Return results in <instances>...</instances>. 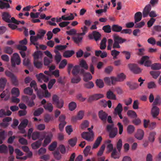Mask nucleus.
Listing matches in <instances>:
<instances>
[{"label": "nucleus", "mask_w": 161, "mask_h": 161, "mask_svg": "<svg viewBox=\"0 0 161 161\" xmlns=\"http://www.w3.org/2000/svg\"><path fill=\"white\" fill-rule=\"evenodd\" d=\"M113 38L114 41L113 43V40L111 39L108 40V45L112 46L114 48H119L120 47L119 44H121L126 41V40L123 38L119 36L117 34H114L113 35Z\"/></svg>", "instance_id": "obj_1"}, {"label": "nucleus", "mask_w": 161, "mask_h": 161, "mask_svg": "<svg viewBox=\"0 0 161 161\" xmlns=\"http://www.w3.org/2000/svg\"><path fill=\"white\" fill-rule=\"evenodd\" d=\"M151 9V6L149 4L147 5L145 7L142 12L143 16L144 18L147 17L148 14L149 16L152 18L157 16V15L155 11H152L150 12Z\"/></svg>", "instance_id": "obj_2"}, {"label": "nucleus", "mask_w": 161, "mask_h": 161, "mask_svg": "<svg viewBox=\"0 0 161 161\" xmlns=\"http://www.w3.org/2000/svg\"><path fill=\"white\" fill-rule=\"evenodd\" d=\"M106 130L109 133L110 138H114L117 134L118 129L117 128L114 127L113 124L108 125L106 127Z\"/></svg>", "instance_id": "obj_3"}, {"label": "nucleus", "mask_w": 161, "mask_h": 161, "mask_svg": "<svg viewBox=\"0 0 161 161\" xmlns=\"http://www.w3.org/2000/svg\"><path fill=\"white\" fill-rule=\"evenodd\" d=\"M11 62L12 67H15L16 64L17 65L20 64L21 60L20 57L17 53H15L13 54L11 58Z\"/></svg>", "instance_id": "obj_4"}, {"label": "nucleus", "mask_w": 161, "mask_h": 161, "mask_svg": "<svg viewBox=\"0 0 161 161\" xmlns=\"http://www.w3.org/2000/svg\"><path fill=\"white\" fill-rule=\"evenodd\" d=\"M53 103L58 108H61L63 106L64 102L62 100H59L58 97L56 95H54L52 97Z\"/></svg>", "instance_id": "obj_5"}, {"label": "nucleus", "mask_w": 161, "mask_h": 161, "mask_svg": "<svg viewBox=\"0 0 161 161\" xmlns=\"http://www.w3.org/2000/svg\"><path fill=\"white\" fill-rule=\"evenodd\" d=\"M128 67L131 71L134 74H138L141 72L142 70L139 67L137 64H129Z\"/></svg>", "instance_id": "obj_6"}, {"label": "nucleus", "mask_w": 161, "mask_h": 161, "mask_svg": "<svg viewBox=\"0 0 161 161\" xmlns=\"http://www.w3.org/2000/svg\"><path fill=\"white\" fill-rule=\"evenodd\" d=\"M128 67L131 71L134 74H138L141 72L142 70L139 67L137 64H129Z\"/></svg>", "instance_id": "obj_7"}, {"label": "nucleus", "mask_w": 161, "mask_h": 161, "mask_svg": "<svg viewBox=\"0 0 161 161\" xmlns=\"http://www.w3.org/2000/svg\"><path fill=\"white\" fill-rule=\"evenodd\" d=\"M149 58V57L147 56L142 57L141 59L140 64L141 65L144 64L145 66L147 67L150 66L152 63Z\"/></svg>", "instance_id": "obj_8"}, {"label": "nucleus", "mask_w": 161, "mask_h": 161, "mask_svg": "<svg viewBox=\"0 0 161 161\" xmlns=\"http://www.w3.org/2000/svg\"><path fill=\"white\" fill-rule=\"evenodd\" d=\"M81 137L83 139L88 141H92L93 137L94 134L93 131L91 132H83L81 135Z\"/></svg>", "instance_id": "obj_9"}, {"label": "nucleus", "mask_w": 161, "mask_h": 161, "mask_svg": "<svg viewBox=\"0 0 161 161\" xmlns=\"http://www.w3.org/2000/svg\"><path fill=\"white\" fill-rule=\"evenodd\" d=\"M6 75L8 77L11 79V80L15 86L18 85V81L16 79V78L14 74L10 72L9 71H6L5 72Z\"/></svg>", "instance_id": "obj_10"}, {"label": "nucleus", "mask_w": 161, "mask_h": 161, "mask_svg": "<svg viewBox=\"0 0 161 161\" xmlns=\"http://www.w3.org/2000/svg\"><path fill=\"white\" fill-rule=\"evenodd\" d=\"M101 36V35L98 32L95 31L89 35L88 37L90 39H94L96 41L99 40Z\"/></svg>", "instance_id": "obj_11"}, {"label": "nucleus", "mask_w": 161, "mask_h": 161, "mask_svg": "<svg viewBox=\"0 0 161 161\" xmlns=\"http://www.w3.org/2000/svg\"><path fill=\"white\" fill-rule=\"evenodd\" d=\"M103 97L104 95L102 94H95L90 97L88 100V101L89 102H91L93 101L98 100Z\"/></svg>", "instance_id": "obj_12"}, {"label": "nucleus", "mask_w": 161, "mask_h": 161, "mask_svg": "<svg viewBox=\"0 0 161 161\" xmlns=\"http://www.w3.org/2000/svg\"><path fill=\"white\" fill-rule=\"evenodd\" d=\"M2 19L5 22L8 23H12V18L11 19H10L11 16L7 12H3L2 14Z\"/></svg>", "instance_id": "obj_13"}, {"label": "nucleus", "mask_w": 161, "mask_h": 161, "mask_svg": "<svg viewBox=\"0 0 161 161\" xmlns=\"http://www.w3.org/2000/svg\"><path fill=\"white\" fill-rule=\"evenodd\" d=\"M99 118L104 122H106L108 116V114L103 110H101L98 112Z\"/></svg>", "instance_id": "obj_14"}, {"label": "nucleus", "mask_w": 161, "mask_h": 161, "mask_svg": "<svg viewBox=\"0 0 161 161\" xmlns=\"http://www.w3.org/2000/svg\"><path fill=\"white\" fill-rule=\"evenodd\" d=\"M160 112V110L159 108L155 106H153L151 110V114L154 118H156L159 114Z\"/></svg>", "instance_id": "obj_15"}, {"label": "nucleus", "mask_w": 161, "mask_h": 161, "mask_svg": "<svg viewBox=\"0 0 161 161\" xmlns=\"http://www.w3.org/2000/svg\"><path fill=\"white\" fill-rule=\"evenodd\" d=\"M126 84L131 90L136 89L139 86L137 83L133 81H127L126 82Z\"/></svg>", "instance_id": "obj_16"}, {"label": "nucleus", "mask_w": 161, "mask_h": 161, "mask_svg": "<svg viewBox=\"0 0 161 161\" xmlns=\"http://www.w3.org/2000/svg\"><path fill=\"white\" fill-rule=\"evenodd\" d=\"M53 137V134L52 133H49L45 137L43 145V147L46 146L51 141L52 138Z\"/></svg>", "instance_id": "obj_17"}, {"label": "nucleus", "mask_w": 161, "mask_h": 161, "mask_svg": "<svg viewBox=\"0 0 161 161\" xmlns=\"http://www.w3.org/2000/svg\"><path fill=\"white\" fill-rule=\"evenodd\" d=\"M37 78L39 81H41L43 80L45 82H47L49 80L48 77L42 73H40L36 75Z\"/></svg>", "instance_id": "obj_18"}, {"label": "nucleus", "mask_w": 161, "mask_h": 161, "mask_svg": "<svg viewBox=\"0 0 161 161\" xmlns=\"http://www.w3.org/2000/svg\"><path fill=\"white\" fill-rule=\"evenodd\" d=\"M84 112L82 110L79 112L77 116H73L72 117V119L73 121H76L78 120H80L82 119L84 116Z\"/></svg>", "instance_id": "obj_19"}, {"label": "nucleus", "mask_w": 161, "mask_h": 161, "mask_svg": "<svg viewBox=\"0 0 161 161\" xmlns=\"http://www.w3.org/2000/svg\"><path fill=\"white\" fill-rule=\"evenodd\" d=\"M144 132L143 131L140 129L137 130V133L135 135V137L139 140H141L143 137Z\"/></svg>", "instance_id": "obj_20"}, {"label": "nucleus", "mask_w": 161, "mask_h": 161, "mask_svg": "<svg viewBox=\"0 0 161 161\" xmlns=\"http://www.w3.org/2000/svg\"><path fill=\"white\" fill-rule=\"evenodd\" d=\"M34 61L39 60L41 59L42 57V54L40 51L35 52L33 55Z\"/></svg>", "instance_id": "obj_21"}, {"label": "nucleus", "mask_w": 161, "mask_h": 161, "mask_svg": "<svg viewBox=\"0 0 161 161\" xmlns=\"http://www.w3.org/2000/svg\"><path fill=\"white\" fill-rule=\"evenodd\" d=\"M142 14L141 12H138L136 13L134 15L135 23L139 22L142 19Z\"/></svg>", "instance_id": "obj_22"}, {"label": "nucleus", "mask_w": 161, "mask_h": 161, "mask_svg": "<svg viewBox=\"0 0 161 161\" xmlns=\"http://www.w3.org/2000/svg\"><path fill=\"white\" fill-rule=\"evenodd\" d=\"M72 38L75 43L79 45L82 42L83 37L82 36L77 35L76 36L73 37Z\"/></svg>", "instance_id": "obj_23"}, {"label": "nucleus", "mask_w": 161, "mask_h": 161, "mask_svg": "<svg viewBox=\"0 0 161 161\" xmlns=\"http://www.w3.org/2000/svg\"><path fill=\"white\" fill-rule=\"evenodd\" d=\"M111 29L112 31L115 32H121L122 27L118 25H113L111 27Z\"/></svg>", "instance_id": "obj_24"}, {"label": "nucleus", "mask_w": 161, "mask_h": 161, "mask_svg": "<svg viewBox=\"0 0 161 161\" xmlns=\"http://www.w3.org/2000/svg\"><path fill=\"white\" fill-rule=\"evenodd\" d=\"M83 86L86 88L90 89L94 87V85L92 81H89L84 83Z\"/></svg>", "instance_id": "obj_25"}, {"label": "nucleus", "mask_w": 161, "mask_h": 161, "mask_svg": "<svg viewBox=\"0 0 161 161\" xmlns=\"http://www.w3.org/2000/svg\"><path fill=\"white\" fill-rule=\"evenodd\" d=\"M120 156V154L118 153L115 148L114 149L111 153V157L114 159H119Z\"/></svg>", "instance_id": "obj_26"}, {"label": "nucleus", "mask_w": 161, "mask_h": 161, "mask_svg": "<svg viewBox=\"0 0 161 161\" xmlns=\"http://www.w3.org/2000/svg\"><path fill=\"white\" fill-rule=\"evenodd\" d=\"M74 53L75 52L73 50H67L64 53L63 56L66 58H69L72 56Z\"/></svg>", "instance_id": "obj_27"}, {"label": "nucleus", "mask_w": 161, "mask_h": 161, "mask_svg": "<svg viewBox=\"0 0 161 161\" xmlns=\"http://www.w3.org/2000/svg\"><path fill=\"white\" fill-rule=\"evenodd\" d=\"M80 66L78 65H75L73 67L72 73L74 76L77 75L80 72Z\"/></svg>", "instance_id": "obj_28"}, {"label": "nucleus", "mask_w": 161, "mask_h": 161, "mask_svg": "<svg viewBox=\"0 0 161 161\" xmlns=\"http://www.w3.org/2000/svg\"><path fill=\"white\" fill-rule=\"evenodd\" d=\"M55 52L56 54L55 57V59L56 64H58L61 60L62 56L60 53L57 50H55Z\"/></svg>", "instance_id": "obj_29"}, {"label": "nucleus", "mask_w": 161, "mask_h": 161, "mask_svg": "<svg viewBox=\"0 0 161 161\" xmlns=\"http://www.w3.org/2000/svg\"><path fill=\"white\" fill-rule=\"evenodd\" d=\"M106 96L107 98L109 99L113 100H115L116 99L115 95L110 90H109L107 92Z\"/></svg>", "instance_id": "obj_30"}, {"label": "nucleus", "mask_w": 161, "mask_h": 161, "mask_svg": "<svg viewBox=\"0 0 161 161\" xmlns=\"http://www.w3.org/2000/svg\"><path fill=\"white\" fill-rule=\"evenodd\" d=\"M43 107L45 109L51 112H52L53 110V107L51 103H47L43 105Z\"/></svg>", "instance_id": "obj_31"}, {"label": "nucleus", "mask_w": 161, "mask_h": 161, "mask_svg": "<svg viewBox=\"0 0 161 161\" xmlns=\"http://www.w3.org/2000/svg\"><path fill=\"white\" fill-rule=\"evenodd\" d=\"M42 143V141L41 140H39L32 143L31 146L33 149H36L40 147Z\"/></svg>", "instance_id": "obj_32"}, {"label": "nucleus", "mask_w": 161, "mask_h": 161, "mask_svg": "<svg viewBox=\"0 0 161 161\" xmlns=\"http://www.w3.org/2000/svg\"><path fill=\"white\" fill-rule=\"evenodd\" d=\"M10 8V6L8 3L4 2L2 0H0V8L3 9L4 8L8 9Z\"/></svg>", "instance_id": "obj_33"}, {"label": "nucleus", "mask_w": 161, "mask_h": 161, "mask_svg": "<svg viewBox=\"0 0 161 161\" xmlns=\"http://www.w3.org/2000/svg\"><path fill=\"white\" fill-rule=\"evenodd\" d=\"M123 111V108L122 104L119 103L116 107L114 109V114H116L119 113H121Z\"/></svg>", "instance_id": "obj_34"}, {"label": "nucleus", "mask_w": 161, "mask_h": 161, "mask_svg": "<svg viewBox=\"0 0 161 161\" xmlns=\"http://www.w3.org/2000/svg\"><path fill=\"white\" fill-rule=\"evenodd\" d=\"M127 114L128 116L132 119L136 118L137 117L136 113L133 110H128L127 112Z\"/></svg>", "instance_id": "obj_35"}, {"label": "nucleus", "mask_w": 161, "mask_h": 161, "mask_svg": "<svg viewBox=\"0 0 161 161\" xmlns=\"http://www.w3.org/2000/svg\"><path fill=\"white\" fill-rule=\"evenodd\" d=\"M135 130V127L132 125H129L127 128V131L129 134H131L134 133Z\"/></svg>", "instance_id": "obj_36"}, {"label": "nucleus", "mask_w": 161, "mask_h": 161, "mask_svg": "<svg viewBox=\"0 0 161 161\" xmlns=\"http://www.w3.org/2000/svg\"><path fill=\"white\" fill-rule=\"evenodd\" d=\"M96 86L100 88H103L104 86L103 81L100 79H97L95 82Z\"/></svg>", "instance_id": "obj_37"}, {"label": "nucleus", "mask_w": 161, "mask_h": 161, "mask_svg": "<svg viewBox=\"0 0 161 161\" xmlns=\"http://www.w3.org/2000/svg\"><path fill=\"white\" fill-rule=\"evenodd\" d=\"M8 152V148L6 145L2 144L0 145V153H7Z\"/></svg>", "instance_id": "obj_38"}, {"label": "nucleus", "mask_w": 161, "mask_h": 161, "mask_svg": "<svg viewBox=\"0 0 161 161\" xmlns=\"http://www.w3.org/2000/svg\"><path fill=\"white\" fill-rule=\"evenodd\" d=\"M92 78V76L90 73H86L84 75L83 80L85 82H87L91 80Z\"/></svg>", "instance_id": "obj_39"}, {"label": "nucleus", "mask_w": 161, "mask_h": 161, "mask_svg": "<svg viewBox=\"0 0 161 161\" xmlns=\"http://www.w3.org/2000/svg\"><path fill=\"white\" fill-rule=\"evenodd\" d=\"M4 52L9 54H11L13 52V49L10 47L6 46L4 49Z\"/></svg>", "instance_id": "obj_40"}, {"label": "nucleus", "mask_w": 161, "mask_h": 161, "mask_svg": "<svg viewBox=\"0 0 161 161\" xmlns=\"http://www.w3.org/2000/svg\"><path fill=\"white\" fill-rule=\"evenodd\" d=\"M79 66H80V67L86 69H88V65L86 61L82 59L80 61Z\"/></svg>", "instance_id": "obj_41"}, {"label": "nucleus", "mask_w": 161, "mask_h": 161, "mask_svg": "<svg viewBox=\"0 0 161 161\" xmlns=\"http://www.w3.org/2000/svg\"><path fill=\"white\" fill-rule=\"evenodd\" d=\"M150 74L153 78L156 79L160 75V72L159 71H151Z\"/></svg>", "instance_id": "obj_42"}, {"label": "nucleus", "mask_w": 161, "mask_h": 161, "mask_svg": "<svg viewBox=\"0 0 161 161\" xmlns=\"http://www.w3.org/2000/svg\"><path fill=\"white\" fill-rule=\"evenodd\" d=\"M28 121L27 119L23 120L18 126V129H21V127L25 128L27 125Z\"/></svg>", "instance_id": "obj_43"}, {"label": "nucleus", "mask_w": 161, "mask_h": 161, "mask_svg": "<svg viewBox=\"0 0 161 161\" xmlns=\"http://www.w3.org/2000/svg\"><path fill=\"white\" fill-rule=\"evenodd\" d=\"M34 64L35 66L37 69L42 68L43 65L42 62L39 60L34 61Z\"/></svg>", "instance_id": "obj_44"}, {"label": "nucleus", "mask_w": 161, "mask_h": 161, "mask_svg": "<svg viewBox=\"0 0 161 161\" xmlns=\"http://www.w3.org/2000/svg\"><path fill=\"white\" fill-rule=\"evenodd\" d=\"M54 158L57 160H59L61 159V155L58 151H55L53 153Z\"/></svg>", "instance_id": "obj_45"}, {"label": "nucleus", "mask_w": 161, "mask_h": 161, "mask_svg": "<svg viewBox=\"0 0 161 161\" xmlns=\"http://www.w3.org/2000/svg\"><path fill=\"white\" fill-rule=\"evenodd\" d=\"M43 112V108H39L34 112L33 114L35 116H38L41 114Z\"/></svg>", "instance_id": "obj_46"}, {"label": "nucleus", "mask_w": 161, "mask_h": 161, "mask_svg": "<svg viewBox=\"0 0 161 161\" xmlns=\"http://www.w3.org/2000/svg\"><path fill=\"white\" fill-rule=\"evenodd\" d=\"M7 80L5 78H1L0 79V86L2 89H3L6 84Z\"/></svg>", "instance_id": "obj_47"}, {"label": "nucleus", "mask_w": 161, "mask_h": 161, "mask_svg": "<svg viewBox=\"0 0 161 161\" xmlns=\"http://www.w3.org/2000/svg\"><path fill=\"white\" fill-rule=\"evenodd\" d=\"M11 93L13 95H15L18 97L19 95V91L18 88L14 87L12 88L11 90Z\"/></svg>", "instance_id": "obj_48"}, {"label": "nucleus", "mask_w": 161, "mask_h": 161, "mask_svg": "<svg viewBox=\"0 0 161 161\" xmlns=\"http://www.w3.org/2000/svg\"><path fill=\"white\" fill-rule=\"evenodd\" d=\"M122 146V142L121 139H119L116 144V148L119 153L120 152Z\"/></svg>", "instance_id": "obj_49"}, {"label": "nucleus", "mask_w": 161, "mask_h": 161, "mask_svg": "<svg viewBox=\"0 0 161 161\" xmlns=\"http://www.w3.org/2000/svg\"><path fill=\"white\" fill-rule=\"evenodd\" d=\"M151 69L153 70H159L161 69V64L154 63L151 66Z\"/></svg>", "instance_id": "obj_50"}, {"label": "nucleus", "mask_w": 161, "mask_h": 161, "mask_svg": "<svg viewBox=\"0 0 161 161\" xmlns=\"http://www.w3.org/2000/svg\"><path fill=\"white\" fill-rule=\"evenodd\" d=\"M102 29L105 32L109 33L111 32L112 29L110 25H107L104 26L103 27Z\"/></svg>", "instance_id": "obj_51"}, {"label": "nucleus", "mask_w": 161, "mask_h": 161, "mask_svg": "<svg viewBox=\"0 0 161 161\" xmlns=\"http://www.w3.org/2000/svg\"><path fill=\"white\" fill-rule=\"evenodd\" d=\"M75 77H73L71 79V82L73 83H78L81 80V78L79 76H75Z\"/></svg>", "instance_id": "obj_52"}, {"label": "nucleus", "mask_w": 161, "mask_h": 161, "mask_svg": "<svg viewBox=\"0 0 161 161\" xmlns=\"http://www.w3.org/2000/svg\"><path fill=\"white\" fill-rule=\"evenodd\" d=\"M67 64V61L66 59H64L62 60L60 63L59 65V69H63Z\"/></svg>", "instance_id": "obj_53"}, {"label": "nucleus", "mask_w": 161, "mask_h": 161, "mask_svg": "<svg viewBox=\"0 0 161 161\" xmlns=\"http://www.w3.org/2000/svg\"><path fill=\"white\" fill-rule=\"evenodd\" d=\"M156 134V133L155 132H151L148 137V139L149 141L152 142H153L155 139L154 136Z\"/></svg>", "instance_id": "obj_54"}, {"label": "nucleus", "mask_w": 161, "mask_h": 161, "mask_svg": "<svg viewBox=\"0 0 161 161\" xmlns=\"http://www.w3.org/2000/svg\"><path fill=\"white\" fill-rule=\"evenodd\" d=\"M24 92L25 94L31 95L33 93V90L30 87H28L25 89Z\"/></svg>", "instance_id": "obj_55"}, {"label": "nucleus", "mask_w": 161, "mask_h": 161, "mask_svg": "<svg viewBox=\"0 0 161 161\" xmlns=\"http://www.w3.org/2000/svg\"><path fill=\"white\" fill-rule=\"evenodd\" d=\"M76 107V103L73 102L70 103L69 105V109L70 111H73Z\"/></svg>", "instance_id": "obj_56"}, {"label": "nucleus", "mask_w": 161, "mask_h": 161, "mask_svg": "<svg viewBox=\"0 0 161 161\" xmlns=\"http://www.w3.org/2000/svg\"><path fill=\"white\" fill-rule=\"evenodd\" d=\"M77 139L76 137L71 139L69 141V144L72 147L75 146L77 142Z\"/></svg>", "instance_id": "obj_57"}, {"label": "nucleus", "mask_w": 161, "mask_h": 161, "mask_svg": "<svg viewBox=\"0 0 161 161\" xmlns=\"http://www.w3.org/2000/svg\"><path fill=\"white\" fill-rule=\"evenodd\" d=\"M57 146V142H54L51 144L49 147L48 149L49 150L53 151L56 147Z\"/></svg>", "instance_id": "obj_58"}, {"label": "nucleus", "mask_w": 161, "mask_h": 161, "mask_svg": "<svg viewBox=\"0 0 161 161\" xmlns=\"http://www.w3.org/2000/svg\"><path fill=\"white\" fill-rule=\"evenodd\" d=\"M105 147V146L104 144H103L101 146L97 153V155L98 156H101L103 155Z\"/></svg>", "instance_id": "obj_59"}, {"label": "nucleus", "mask_w": 161, "mask_h": 161, "mask_svg": "<svg viewBox=\"0 0 161 161\" xmlns=\"http://www.w3.org/2000/svg\"><path fill=\"white\" fill-rule=\"evenodd\" d=\"M40 136L39 132L36 131L34 132L32 134V138L33 140H35L38 138Z\"/></svg>", "instance_id": "obj_60"}, {"label": "nucleus", "mask_w": 161, "mask_h": 161, "mask_svg": "<svg viewBox=\"0 0 161 161\" xmlns=\"http://www.w3.org/2000/svg\"><path fill=\"white\" fill-rule=\"evenodd\" d=\"M117 77L119 80V81H123L126 78V76L123 73H121L118 75Z\"/></svg>", "instance_id": "obj_61"}, {"label": "nucleus", "mask_w": 161, "mask_h": 161, "mask_svg": "<svg viewBox=\"0 0 161 161\" xmlns=\"http://www.w3.org/2000/svg\"><path fill=\"white\" fill-rule=\"evenodd\" d=\"M161 103V100L160 97L158 96H157L155 98L153 103V106H155L160 104Z\"/></svg>", "instance_id": "obj_62"}, {"label": "nucleus", "mask_w": 161, "mask_h": 161, "mask_svg": "<svg viewBox=\"0 0 161 161\" xmlns=\"http://www.w3.org/2000/svg\"><path fill=\"white\" fill-rule=\"evenodd\" d=\"M120 52L119 51L114 49L111 51V54L113 57V59H115L117 58V56L119 55Z\"/></svg>", "instance_id": "obj_63"}, {"label": "nucleus", "mask_w": 161, "mask_h": 161, "mask_svg": "<svg viewBox=\"0 0 161 161\" xmlns=\"http://www.w3.org/2000/svg\"><path fill=\"white\" fill-rule=\"evenodd\" d=\"M52 61V59H49L48 58L45 57L44 58V63L45 65H49Z\"/></svg>", "instance_id": "obj_64"}]
</instances>
